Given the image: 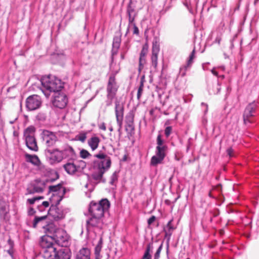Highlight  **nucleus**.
<instances>
[{"mask_svg":"<svg viewBox=\"0 0 259 259\" xmlns=\"http://www.w3.org/2000/svg\"><path fill=\"white\" fill-rule=\"evenodd\" d=\"M51 241V238L48 237L41 238L39 244L45 258L70 259L72 253L68 246L56 247Z\"/></svg>","mask_w":259,"mask_h":259,"instance_id":"f257e3e1","label":"nucleus"},{"mask_svg":"<svg viewBox=\"0 0 259 259\" xmlns=\"http://www.w3.org/2000/svg\"><path fill=\"white\" fill-rule=\"evenodd\" d=\"M97 159L93 162L94 172L92 174V178L99 183L105 182V179L103 178V175L108 171L111 165V159L110 157L105 154L102 151L94 155Z\"/></svg>","mask_w":259,"mask_h":259,"instance_id":"f03ea898","label":"nucleus"},{"mask_svg":"<svg viewBox=\"0 0 259 259\" xmlns=\"http://www.w3.org/2000/svg\"><path fill=\"white\" fill-rule=\"evenodd\" d=\"M49 193L52 194L50 198L52 203L50 209V213L55 220H59L64 217L63 212L57 207L62 200L65 193V188L60 184L57 185L50 186Z\"/></svg>","mask_w":259,"mask_h":259,"instance_id":"7ed1b4c3","label":"nucleus"},{"mask_svg":"<svg viewBox=\"0 0 259 259\" xmlns=\"http://www.w3.org/2000/svg\"><path fill=\"white\" fill-rule=\"evenodd\" d=\"M40 81V89L47 98H49L52 93L55 94L60 92L64 88V82L60 79L51 75L42 76Z\"/></svg>","mask_w":259,"mask_h":259,"instance_id":"20e7f679","label":"nucleus"},{"mask_svg":"<svg viewBox=\"0 0 259 259\" xmlns=\"http://www.w3.org/2000/svg\"><path fill=\"white\" fill-rule=\"evenodd\" d=\"M47 230L49 233L43 237H48L51 238V243L54 241L58 247L68 246L69 244V236L66 232L62 229L56 228L53 223L47 226Z\"/></svg>","mask_w":259,"mask_h":259,"instance_id":"39448f33","label":"nucleus"},{"mask_svg":"<svg viewBox=\"0 0 259 259\" xmlns=\"http://www.w3.org/2000/svg\"><path fill=\"white\" fill-rule=\"evenodd\" d=\"M110 206L109 201L106 199H102L98 202L92 201L90 204L89 211L92 217L102 218L105 212L108 211Z\"/></svg>","mask_w":259,"mask_h":259,"instance_id":"423d86ee","label":"nucleus"},{"mask_svg":"<svg viewBox=\"0 0 259 259\" xmlns=\"http://www.w3.org/2000/svg\"><path fill=\"white\" fill-rule=\"evenodd\" d=\"M259 112V103L253 101L249 103L245 108L243 113V123L248 125L253 123V118Z\"/></svg>","mask_w":259,"mask_h":259,"instance_id":"0eeeda50","label":"nucleus"},{"mask_svg":"<svg viewBox=\"0 0 259 259\" xmlns=\"http://www.w3.org/2000/svg\"><path fill=\"white\" fill-rule=\"evenodd\" d=\"M35 128L33 126H29L24 131L23 137L27 148L31 151L37 152L38 147L35 138Z\"/></svg>","mask_w":259,"mask_h":259,"instance_id":"6e6552de","label":"nucleus"},{"mask_svg":"<svg viewBox=\"0 0 259 259\" xmlns=\"http://www.w3.org/2000/svg\"><path fill=\"white\" fill-rule=\"evenodd\" d=\"M126 13L128 16V24L126 33L129 30V29L133 27V34L137 36H139L140 32L138 27L136 26L135 22V18L137 16V12L135 10V7L132 6V2H131L127 6Z\"/></svg>","mask_w":259,"mask_h":259,"instance_id":"1a4fd4ad","label":"nucleus"},{"mask_svg":"<svg viewBox=\"0 0 259 259\" xmlns=\"http://www.w3.org/2000/svg\"><path fill=\"white\" fill-rule=\"evenodd\" d=\"M167 147L156 146L155 149V155H153L150 161V165L153 166H156L159 164L162 163L165 157L166 156V152Z\"/></svg>","mask_w":259,"mask_h":259,"instance_id":"9d476101","label":"nucleus"},{"mask_svg":"<svg viewBox=\"0 0 259 259\" xmlns=\"http://www.w3.org/2000/svg\"><path fill=\"white\" fill-rule=\"evenodd\" d=\"M68 102V98L66 94L60 92L54 94L52 100L53 106L59 109L64 108L67 106Z\"/></svg>","mask_w":259,"mask_h":259,"instance_id":"9b49d317","label":"nucleus"},{"mask_svg":"<svg viewBox=\"0 0 259 259\" xmlns=\"http://www.w3.org/2000/svg\"><path fill=\"white\" fill-rule=\"evenodd\" d=\"M115 105L116 119L118 126V132L119 133V137H120L121 135V128L124 114V106L122 103H121L117 100L115 101Z\"/></svg>","mask_w":259,"mask_h":259,"instance_id":"f8f14e48","label":"nucleus"},{"mask_svg":"<svg viewBox=\"0 0 259 259\" xmlns=\"http://www.w3.org/2000/svg\"><path fill=\"white\" fill-rule=\"evenodd\" d=\"M46 187V182L39 179L32 181L28 186L27 191L28 194L42 193Z\"/></svg>","mask_w":259,"mask_h":259,"instance_id":"ddd939ff","label":"nucleus"},{"mask_svg":"<svg viewBox=\"0 0 259 259\" xmlns=\"http://www.w3.org/2000/svg\"><path fill=\"white\" fill-rule=\"evenodd\" d=\"M40 136L47 148L53 146L58 139L55 133L48 130H42Z\"/></svg>","mask_w":259,"mask_h":259,"instance_id":"4468645a","label":"nucleus"},{"mask_svg":"<svg viewBox=\"0 0 259 259\" xmlns=\"http://www.w3.org/2000/svg\"><path fill=\"white\" fill-rule=\"evenodd\" d=\"M41 105V98L36 95L29 96L26 100V107L29 111H33Z\"/></svg>","mask_w":259,"mask_h":259,"instance_id":"2eb2a0df","label":"nucleus"},{"mask_svg":"<svg viewBox=\"0 0 259 259\" xmlns=\"http://www.w3.org/2000/svg\"><path fill=\"white\" fill-rule=\"evenodd\" d=\"M10 205L8 201L0 197V221L7 222L10 220Z\"/></svg>","mask_w":259,"mask_h":259,"instance_id":"dca6fc26","label":"nucleus"},{"mask_svg":"<svg viewBox=\"0 0 259 259\" xmlns=\"http://www.w3.org/2000/svg\"><path fill=\"white\" fill-rule=\"evenodd\" d=\"M160 51L159 43L156 38L152 42V54L151 56V65L156 70L158 64V55Z\"/></svg>","mask_w":259,"mask_h":259,"instance_id":"f3484780","label":"nucleus"},{"mask_svg":"<svg viewBox=\"0 0 259 259\" xmlns=\"http://www.w3.org/2000/svg\"><path fill=\"white\" fill-rule=\"evenodd\" d=\"M207 90L209 94L216 95L221 91V83L217 78H207Z\"/></svg>","mask_w":259,"mask_h":259,"instance_id":"a211bd4d","label":"nucleus"},{"mask_svg":"<svg viewBox=\"0 0 259 259\" xmlns=\"http://www.w3.org/2000/svg\"><path fill=\"white\" fill-rule=\"evenodd\" d=\"M117 74V71H115L112 76H110L107 87V93L109 96H116L118 87L115 81V76Z\"/></svg>","mask_w":259,"mask_h":259,"instance_id":"6ab92c4d","label":"nucleus"},{"mask_svg":"<svg viewBox=\"0 0 259 259\" xmlns=\"http://www.w3.org/2000/svg\"><path fill=\"white\" fill-rule=\"evenodd\" d=\"M46 154L54 162H60L63 159L62 151L58 149H51L47 148L45 150Z\"/></svg>","mask_w":259,"mask_h":259,"instance_id":"aec40b11","label":"nucleus"},{"mask_svg":"<svg viewBox=\"0 0 259 259\" xmlns=\"http://www.w3.org/2000/svg\"><path fill=\"white\" fill-rule=\"evenodd\" d=\"M47 215L45 214L42 216H37L35 215L33 221L32 227L34 228H36L38 225L45 229V232L49 234L50 232L47 230V226L49 225H45L47 223ZM50 223H49L50 224Z\"/></svg>","mask_w":259,"mask_h":259,"instance_id":"412c9836","label":"nucleus"},{"mask_svg":"<svg viewBox=\"0 0 259 259\" xmlns=\"http://www.w3.org/2000/svg\"><path fill=\"white\" fill-rule=\"evenodd\" d=\"M148 46L147 44L144 45L143 46L142 49L140 54L139 57V71L141 72V71L144 68V66L146 63V56L148 53Z\"/></svg>","mask_w":259,"mask_h":259,"instance_id":"4be33fe9","label":"nucleus"},{"mask_svg":"<svg viewBox=\"0 0 259 259\" xmlns=\"http://www.w3.org/2000/svg\"><path fill=\"white\" fill-rule=\"evenodd\" d=\"M134 113L133 111H130L125 116V130L126 131H131L132 132L134 130Z\"/></svg>","mask_w":259,"mask_h":259,"instance_id":"5701e85b","label":"nucleus"},{"mask_svg":"<svg viewBox=\"0 0 259 259\" xmlns=\"http://www.w3.org/2000/svg\"><path fill=\"white\" fill-rule=\"evenodd\" d=\"M101 218H97L92 217L89 220L87 221V229L88 231H92V229L96 227H100L101 222Z\"/></svg>","mask_w":259,"mask_h":259,"instance_id":"b1692460","label":"nucleus"},{"mask_svg":"<svg viewBox=\"0 0 259 259\" xmlns=\"http://www.w3.org/2000/svg\"><path fill=\"white\" fill-rule=\"evenodd\" d=\"M63 159L68 158L69 159H73L76 157V154L74 149L70 146L66 147L64 149L62 150Z\"/></svg>","mask_w":259,"mask_h":259,"instance_id":"393cba45","label":"nucleus"},{"mask_svg":"<svg viewBox=\"0 0 259 259\" xmlns=\"http://www.w3.org/2000/svg\"><path fill=\"white\" fill-rule=\"evenodd\" d=\"M90 250L86 247H83L76 253L75 259H90Z\"/></svg>","mask_w":259,"mask_h":259,"instance_id":"a878e982","label":"nucleus"},{"mask_svg":"<svg viewBox=\"0 0 259 259\" xmlns=\"http://www.w3.org/2000/svg\"><path fill=\"white\" fill-rule=\"evenodd\" d=\"M24 156L27 162L31 163L32 164L36 166L40 165L41 162L36 155H31L28 153H25Z\"/></svg>","mask_w":259,"mask_h":259,"instance_id":"bb28decb","label":"nucleus"},{"mask_svg":"<svg viewBox=\"0 0 259 259\" xmlns=\"http://www.w3.org/2000/svg\"><path fill=\"white\" fill-rule=\"evenodd\" d=\"M100 141V138L94 135L88 140V144L92 151H95L98 148Z\"/></svg>","mask_w":259,"mask_h":259,"instance_id":"cd10ccee","label":"nucleus"},{"mask_svg":"<svg viewBox=\"0 0 259 259\" xmlns=\"http://www.w3.org/2000/svg\"><path fill=\"white\" fill-rule=\"evenodd\" d=\"M66 172L69 175H74L78 170L77 167L74 163L68 162L63 165Z\"/></svg>","mask_w":259,"mask_h":259,"instance_id":"c85d7f7f","label":"nucleus"},{"mask_svg":"<svg viewBox=\"0 0 259 259\" xmlns=\"http://www.w3.org/2000/svg\"><path fill=\"white\" fill-rule=\"evenodd\" d=\"M153 242H150L148 243L147 245L146 250L145 251L144 254L143 255L142 259H151V255L150 254V252L152 251L153 249Z\"/></svg>","mask_w":259,"mask_h":259,"instance_id":"c756f323","label":"nucleus"},{"mask_svg":"<svg viewBox=\"0 0 259 259\" xmlns=\"http://www.w3.org/2000/svg\"><path fill=\"white\" fill-rule=\"evenodd\" d=\"M191 66H192L190 65L187 66V63L181 66L179 69V75L181 77L185 76L186 74L187 71L191 68Z\"/></svg>","mask_w":259,"mask_h":259,"instance_id":"7c9ffc66","label":"nucleus"},{"mask_svg":"<svg viewBox=\"0 0 259 259\" xmlns=\"http://www.w3.org/2000/svg\"><path fill=\"white\" fill-rule=\"evenodd\" d=\"M102 244H103V239L102 238H100L97 245L95 247V253L96 256V259H99L98 257V256L99 255L100 252L101 250L102 247Z\"/></svg>","mask_w":259,"mask_h":259,"instance_id":"2f4dec72","label":"nucleus"},{"mask_svg":"<svg viewBox=\"0 0 259 259\" xmlns=\"http://www.w3.org/2000/svg\"><path fill=\"white\" fill-rule=\"evenodd\" d=\"M110 69L111 71V74L110 76H112L114 73L115 71H117V74L120 70V67L114 63V62L111 61L110 63Z\"/></svg>","mask_w":259,"mask_h":259,"instance_id":"473e14b6","label":"nucleus"},{"mask_svg":"<svg viewBox=\"0 0 259 259\" xmlns=\"http://www.w3.org/2000/svg\"><path fill=\"white\" fill-rule=\"evenodd\" d=\"M118 181V174L116 171L113 172L110 177L109 183L112 186H116V183Z\"/></svg>","mask_w":259,"mask_h":259,"instance_id":"72a5a7b5","label":"nucleus"},{"mask_svg":"<svg viewBox=\"0 0 259 259\" xmlns=\"http://www.w3.org/2000/svg\"><path fill=\"white\" fill-rule=\"evenodd\" d=\"M172 234V231L168 230L167 231H165V237L167 238V247H166V253L167 255H168V248H169V244L168 242L169 241V240L170 239V237Z\"/></svg>","mask_w":259,"mask_h":259,"instance_id":"f704fd0d","label":"nucleus"},{"mask_svg":"<svg viewBox=\"0 0 259 259\" xmlns=\"http://www.w3.org/2000/svg\"><path fill=\"white\" fill-rule=\"evenodd\" d=\"M156 143L157 146L159 147H167V146L164 144V141L162 140L161 135L160 134H158L156 139Z\"/></svg>","mask_w":259,"mask_h":259,"instance_id":"c9c22d12","label":"nucleus"},{"mask_svg":"<svg viewBox=\"0 0 259 259\" xmlns=\"http://www.w3.org/2000/svg\"><path fill=\"white\" fill-rule=\"evenodd\" d=\"M195 49H194L192 52L190 54L188 59L187 61V66H188L189 65H190L191 66L192 65L193 63V60L195 58Z\"/></svg>","mask_w":259,"mask_h":259,"instance_id":"e433bc0d","label":"nucleus"},{"mask_svg":"<svg viewBox=\"0 0 259 259\" xmlns=\"http://www.w3.org/2000/svg\"><path fill=\"white\" fill-rule=\"evenodd\" d=\"M121 42V39L118 36L113 38L112 47L113 48H119Z\"/></svg>","mask_w":259,"mask_h":259,"instance_id":"4c0bfd02","label":"nucleus"},{"mask_svg":"<svg viewBox=\"0 0 259 259\" xmlns=\"http://www.w3.org/2000/svg\"><path fill=\"white\" fill-rule=\"evenodd\" d=\"M47 114L44 112H39L36 116V119L41 121H44L47 118Z\"/></svg>","mask_w":259,"mask_h":259,"instance_id":"58836bf2","label":"nucleus"},{"mask_svg":"<svg viewBox=\"0 0 259 259\" xmlns=\"http://www.w3.org/2000/svg\"><path fill=\"white\" fill-rule=\"evenodd\" d=\"M77 139L82 143H84L87 139V133L82 132L79 134L76 137Z\"/></svg>","mask_w":259,"mask_h":259,"instance_id":"ea45409f","label":"nucleus"},{"mask_svg":"<svg viewBox=\"0 0 259 259\" xmlns=\"http://www.w3.org/2000/svg\"><path fill=\"white\" fill-rule=\"evenodd\" d=\"M163 247V243H161L160 245L159 246L158 249H157L155 254H154V259H159L160 257V254L161 251Z\"/></svg>","mask_w":259,"mask_h":259,"instance_id":"a19ab883","label":"nucleus"},{"mask_svg":"<svg viewBox=\"0 0 259 259\" xmlns=\"http://www.w3.org/2000/svg\"><path fill=\"white\" fill-rule=\"evenodd\" d=\"M80 157L82 158H86L89 156H91V154L86 150L82 149L80 152Z\"/></svg>","mask_w":259,"mask_h":259,"instance_id":"79ce46f5","label":"nucleus"},{"mask_svg":"<svg viewBox=\"0 0 259 259\" xmlns=\"http://www.w3.org/2000/svg\"><path fill=\"white\" fill-rule=\"evenodd\" d=\"M111 96H109L107 95V100L106 101V104L107 106H110L112 104V101L113 99L115 98V96L111 95Z\"/></svg>","mask_w":259,"mask_h":259,"instance_id":"37998d69","label":"nucleus"},{"mask_svg":"<svg viewBox=\"0 0 259 259\" xmlns=\"http://www.w3.org/2000/svg\"><path fill=\"white\" fill-rule=\"evenodd\" d=\"M44 198V197L42 196H39V197H35L32 198H29L27 199V202H29L30 204H33L36 201L39 200L40 199H42Z\"/></svg>","mask_w":259,"mask_h":259,"instance_id":"c03bdc74","label":"nucleus"},{"mask_svg":"<svg viewBox=\"0 0 259 259\" xmlns=\"http://www.w3.org/2000/svg\"><path fill=\"white\" fill-rule=\"evenodd\" d=\"M172 131V127L171 126H168L166 127L164 130V134L166 138H168L170 135Z\"/></svg>","mask_w":259,"mask_h":259,"instance_id":"a18cd8bd","label":"nucleus"},{"mask_svg":"<svg viewBox=\"0 0 259 259\" xmlns=\"http://www.w3.org/2000/svg\"><path fill=\"white\" fill-rule=\"evenodd\" d=\"M118 49L119 48L112 47V49L111 51V61L114 62V56L117 54Z\"/></svg>","mask_w":259,"mask_h":259,"instance_id":"49530a36","label":"nucleus"},{"mask_svg":"<svg viewBox=\"0 0 259 259\" xmlns=\"http://www.w3.org/2000/svg\"><path fill=\"white\" fill-rule=\"evenodd\" d=\"M226 152L230 158L233 157L235 156L234 154V150L232 147L228 148L226 150Z\"/></svg>","mask_w":259,"mask_h":259,"instance_id":"de8ad7c7","label":"nucleus"},{"mask_svg":"<svg viewBox=\"0 0 259 259\" xmlns=\"http://www.w3.org/2000/svg\"><path fill=\"white\" fill-rule=\"evenodd\" d=\"M8 245H9V249H13L14 246V241L9 238L7 241Z\"/></svg>","mask_w":259,"mask_h":259,"instance_id":"09e8293b","label":"nucleus"},{"mask_svg":"<svg viewBox=\"0 0 259 259\" xmlns=\"http://www.w3.org/2000/svg\"><path fill=\"white\" fill-rule=\"evenodd\" d=\"M143 87H139L138 90V93H137V98L139 99L141 96V95L143 93Z\"/></svg>","mask_w":259,"mask_h":259,"instance_id":"8fccbe9b","label":"nucleus"},{"mask_svg":"<svg viewBox=\"0 0 259 259\" xmlns=\"http://www.w3.org/2000/svg\"><path fill=\"white\" fill-rule=\"evenodd\" d=\"M172 222V220H170L168 221L166 227L168 228V230L172 231L174 229V228L171 225V223Z\"/></svg>","mask_w":259,"mask_h":259,"instance_id":"3c124183","label":"nucleus"},{"mask_svg":"<svg viewBox=\"0 0 259 259\" xmlns=\"http://www.w3.org/2000/svg\"><path fill=\"white\" fill-rule=\"evenodd\" d=\"M36 212L35 210L32 207H29L28 210V215H33Z\"/></svg>","mask_w":259,"mask_h":259,"instance_id":"603ef678","label":"nucleus"},{"mask_svg":"<svg viewBox=\"0 0 259 259\" xmlns=\"http://www.w3.org/2000/svg\"><path fill=\"white\" fill-rule=\"evenodd\" d=\"M156 220V217L154 215L151 216L148 220V224L149 225L152 224Z\"/></svg>","mask_w":259,"mask_h":259,"instance_id":"864d4df0","label":"nucleus"},{"mask_svg":"<svg viewBox=\"0 0 259 259\" xmlns=\"http://www.w3.org/2000/svg\"><path fill=\"white\" fill-rule=\"evenodd\" d=\"M7 253L11 256V257L14 259V250L8 249L7 250Z\"/></svg>","mask_w":259,"mask_h":259,"instance_id":"5fc2aeb1","label":"nucleus"},{"mask_svg":"<svg viewBox=\"0 0 259 259\" xmlns=\"http://www.w3.org/2000/svg\"><path fill=\"white\" fill-rule=\"evenodd\" d=\"M40 205L42 206V207L44 208H47L49 206V203L48 201H44L42 202L41 204Z\"/></svg>","mask_w":259,"mask_h":259,"instance_id":"6e6d98bb","label":"nucleus"},{"mask_svg":"<svg viewBox=\"0 0 259 259\" xmlns=\"http://www.w3.org/2000/svg\"><path fill=\"white\" fill-rule=\"evenodd\" d=\"M145 81V76L143 75L141 78L140 84L139 87H142L144 88V83Z\"/></svg>","mask_w":259,"mask_h":259,"instance_id":"4d7b16f0","label":"nucleus"},{"mask_svg":"<svg viewBox=\"0 0 259 259\" xmlns=\"http://www.w3.org/2000/svg\"><path fill=\"white\" fill-rule=\"evenodd\" d=\"M201 106L205 107V110L204 111V114H206L208 111V105L204 103H202Z\"/></svg>","mask_w":259,"mask_h":259,"instance_id":"13d9d810","label":"nucleus"},{"mask_svg":"<svg viewBox=\"0 0 259 259\" xmlns=\"http://www.w3.org/2000/svg\"><path fill=\"white\" fill-rule=\"evenodd\" d=\"M99 128L103 131H106V127L105 123L104 122L102 123L99 126Z\"/></svg>","mask_w":259,"mask_h":259,"instance_id":"bf43d9fd","label":"nucleus"},{"mask_svg":"<svg viewBox=\"0 0 259 259\" xmlns=\"http://www.w3.org/2000/svg\"><path fill=\"white\" fill-rule=\"evenodd\" d=\"M37 209L39 211L42 212L45 210L46 208H44L42 207V206L38 205L37 206Z\"/></svg>","mask_w":259,"mask_h":259,"instance_id":"052dcab7","label":"nucleus"},{"mask_svg":"<svg viewBox=\"0 0 259 259\" xmlns=\"http://www.w3.org/2000/svg\"><path fill=\"white\" fill-rule=\"evenodd\" d=\"M211 73L215 76V78H217L218 76V73L214 70V69L211 70Z\"/></svg>","mask_w":259,"mask_h":259,"instance_id":"680f3d73","label":"nucleus"},{"mask_svg":"<svg viewBox=\"0 0 259 259\" xmlns=\"http://www.w3.org/2000/svg\"><path fill=\"white\" fill-rule=\"evenodd\" d=\"M221 38L220 36H217L216 38H215V39L214 40V42H216V43H218L219 44H220V42H221Z\"/></svg>","mask_w":259,"mask_h":259,"instance_id":"e2e57ef3","label":"nucleus"},{"mask_svg":"<svg viewBox=\"0 0 259 259\" xmlns=\"http://www.w3.org/2000/svg\"><path fill=\"white\" fill-rule=\"evenodd\" d=\"M208 64H209V63H204L202 64V68L204 70L207 69V67H206V66Z\"/></svg>","mask_w":259,"mask_h":259,"instance_id":"0e129e2a","label":"nucleus"},{"mask_svg":"<svg viewBox=\"0 0 259 259\" xmlns=\"http://www.w3.org/2000/svg\"><path fill=\"white\" fill-rule=\"evenodd\" d=\"M165 203L166 205H169L171 204V201L170 200H168V199H166V200H165Z\"/></svg>","mask_w":259,"mask_h":259,"instance_id":"69168bd1","label":"nucleus"},{"mask_svg":"<svg viewBox=\"0 0 259 259\" xmlns=\"http://www.w3.org/2000/svg\"><path fill=\"white\" fill-rule=\"evenodd\" d=\"M225 78V76L224 75H220L218 76V77L217 78V79H219V78H221L222 79H223L224 78ZM213 78H216L215 77H213Z\"/></svg>","mask_w":259,"mask_h":259,"instance_id":"338daca9","label":"nucleus"},{"mask_svg":"<svg viewBox=\"0 0 259 259\" xmlns=\"http://www.w3.org/2000/svg\"><path fill=\"white\" fill-rule=\"evenodd\" d=\"M190 147V142H189L187 145V150H186L187 152H188Z\"/></svg>","mask_w":259,"mask_h":259,"instance_id":"774afa93","label":"nucleus"}]
</instances>
